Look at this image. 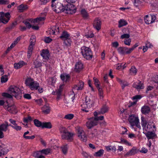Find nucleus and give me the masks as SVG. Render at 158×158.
I'll list each match as a JSON object with an SVG mask.
<instances>
[{
  "instance_id": "f257e3e1",
  "label": "nucleus",
  "mask_w": 158,
  "mask_h": 158,
  "mask_svg": "<svg viewBox=\"0 0 158 158\" xmlns=\"http://www.w3.org/2000/svg\"><path fill=\"white\" fill-rule=\"evenodd\" d=\"M94 117L90 118L86 123V125L88 129H91L96 125L99 122V120H102L104 118V117L102 116L98 117V113L97 112L95 111L94 113Z\"/></svg>"
},
{
  "instance_id": "f03ea898",
  "label": "nucleus",
  "mask_w": 158,
  "mask_h": 158,
  "mask_svg": "<svg viewBox=\"0 0 158 158\" xmlns=\"http://www.w3.org/2000/svg\"><path fill=\"white\" fill-rule=\"evenodd\" d=\"M51 6L56 13H59L65 11V6L58 2V0H52Z\"/></svg>"
},
{
  "instance_id": "7ed1b4c3",
  "label": "nucleus",
  "mask_w": 158,
  "mask_h": 158,
  "mask_svg": "<svg viewBox=\"0 0 158 158\" xmlns=\"http://www.w3.org/2000/svg\"><path fill=\"white\" fill-rule=\"evenodd\" d=\"M8 92L17 99H20L22 97V92L20 89L16 86H10Z\"/></svg>"
},
{
  "instance_id": "20e7f679",
  "label": "nucleus",
  "mask_w": 158,
  "mask_h": 158,
  "mask_svg": "<svg viewBox=\"0 0 158 158\" xmlns=\"http://www.w3.org/2000/svg\"><path fill=\"white\" fill-rule=\"evenodd\" d=\"M81 53L83 57L87 60H90L93 57L91 49L89 48L84 46L81 49Z\"/></svg>"
},
{
  "instance_id": "39448f33",
  "label": "nucleus",
  "mask_w": 158,
  "mask_h": 158,
  "mask_svg": "<svg viewBox=\"0 0 158 158\" xmlns=\"http://www.w3.org/2000/svg\"><path fill=\"white\" fill-rule=\"evenodd\" d=\"M128 120L131 126H135L138 128L141 127L138 117L135 116L133 114L130 115Z\"/></svg>"
},
{
  "instance_id": "423d86ee",
  "label": "nucleus",
  "mask_w": 158,
  "mask_h": 158,
  "mask_svg": "<svg viewBox=\"0 0 158 158\" xmlns=\"http://www.w3.org/2000/svg\"><path fill=\"white\" fill-rule=\"evenodd\" d=\"M65 13L68 14H72L76 11V8L75 6L71 3L67 4L65 6Z\"/></svg>"
},
{
  "instance_id": "0eeeda50",
  "label": "nucleus",
  "mask_w": 158,
  "mask_h": 158,
  "mask_svg": "<svg viewBox=\"0 0 158 158\" xmlns=\"http://www.w3.org/2000/svg\"><path fill=\"white\" fill-rule=\"evenodd\" d=\"M78 136L81 140L83 142H86L87 137L85 132L80 128L77 129Z\"/></svg>"
},
{
  "instance_id": "6e6552de",
  "label": "nucleus",
  "mask_w": 158,
  "mask_h": 158,
  "mask_svg": "<svg viewBox=\"0 0 158 158\" xmlns=\"http://www.w3.org/2000/svg\"><path fill=\"white\" fill-rule=\"evenodd\" d=\"M85 103L87 108L88 107L90 108L93 106L94 103L93 97L91 96L86 97Z\"/></svg>"
},
{
  "instance_id": "1a4fd4ad",
  "label": "nucleus",
  "mask_w": 158,
  "mask_h": 158,
  "mask_svg": "<svg viewBox=\"0 0 158 158\" xmlns=\"http://www.w3.org/2000/svg\"><path fill=\"white\" fill-rule=\"evenodd\" d=\"M102 22L98 18H96L94 22L93 27L97 30L99 31L101 27Z\"/></svg>"
},
{
  "instance_id": "9d476101",
  "label": "nucleus",
  "mask_w": 158,
  "mask_h": 158,
  "mask_svg": "<svg viewBox=\"0 0 158 158\" xmlns=\"http://www.w3.org/2000/svg\"><path fill=\"white\" fill-rule=\"evenodd\" d=\"M73 135L74 134L73 133L68 131L65 135H62L61 138L62 139H65L69 141H72L73 139Z\"/></svg>"
},
{
  "instance_id": "9b49d317",
  "label": "nucleus",
  "mask_w": 158,
  "mask_h": 158,
  "mask_svg": "<svg viewBox=\"0 0 158 158\" xmlns=\"http://www.w3.org/2000/svg\"><path fill=\"white\" fill-rule=\"evenodd\" d=\"M132 86L137 90L143 89L144 88L143 83H142L141 81H139L134 82Z\"/></svg>"
},
{
  "instance_id": "f8f14e48",
  "label": "nucleus",
  "mask_w": 158,
  "mask_h": 158,
  "mask_svg": "<svg viewBox=\"0 0 158 158\" xmlns=\"http://www.w3.org/2000/svg\"><path fill=\"white\" fill-rule=\"evenodd\" d=\"M8 152V150L6 147L5 145L2 144L0 145V156L6 154Z\"/></svg>"
},
{
  "instance_id": "ddd939ff",
  "label": "nucleus",
  "mask_w": 158,
  "mask_h": 158,
  "mask_svg": "<svg viewBox=\"0 0 158 158\" xmlns=\"http://www.w3.org/2000/svg\"><path fill=\"white\" fill-rule=\"evenodd\" d=\"M40 55L44 59L47 60L49 58V54L48 50H42Z\"/></svg>"
},
{
  "instance_id": "4468645a",
  "label": "nucleus",
  "mask_w": 158,
  "mask_h": 158,
  "mask_svg": "<svg viewBox=\"0 0 158 158\" xmlns=\"http://www.w3.org/2000/svg\"><path fill=\"white\" fill-rule=\"evenodd\" d=\"M150 108L148 106L144 105L141 108V112L143 114H148L150 112Z\"/></svg>"
},
{
  "instance_id": "2eb2a0df",
  "label": "nucleus",
  "mask_w": 158,
  "mask_h": 158,
  "mask_svg": "<svg viewBox=\"0 0 158 158\" xmlns=\"http://www.w3.org/2000/svg\"><path fill=\"white\" fill-rule=\"evenodd\" d=\"M83 68V64L80 62L76 63L75 65V71L77 72H80Z\"/></svg>"
},
{
  "instance_id": "dca6fc26",
  "label": "nucleus",
  "mask_w": 158,
  "mask_h": 158,
  "mask_svg": "<svg viewBox=\"0 0 158 158\" xmlns=\"http://www.w3.org/2000/svg\"><path fill=\"white\" fill-rule=\"evenodd\" d=\"M143 133L145 135L148 139H153L156 136L155 134L152 131L148 132H143Z\"/></svg>"
},
{
  "instance_id": "f3484780",
  "label": "nucleus",
  "mask_w": 158,
  "mask_h": 158,
  "mask_svg": "<svg viewBox=\"0 0 158 158\" xmlns=\"http://www.w3.org/2000/svg\"><path fill=\"white\" fill-rule=\"evenodd\" d=\"M8 126V123L7 121H5L4 122V123L0 125V130L1 131L6 132L7 130Z\"/></svg>"
},
{
  "instance_id": "a211bd4d",
  "label": "nucleus",
  "mask_w": 158,
  "mask_h": 158,
  "mask_svg": "<svg viewBox=\"0 0 158 158\" xmlns=\"http://www.w3.org/2000/svg\"><path fill=\"white\" fill-rule=\"evenodd\" d=\"M84 83L81 81H80L78 84L75 85L73 87V89L75 90H81L84 87Z\"/></svg>"
},
{
  "instance_id": "6ab92c4d",
  "label": "nucleus",
  "mask_w": 158,
  "mask_h": 158,
  "mask_svg": "<svg viewBox=\"0 0 158 158\" xmlns=\"http://www.w3.org/2000/svg\"><path fill=\"white\" fill-rule=\"evenodd\" d=\"M27 64L24 62L23 61H20L18 63H15L14 64V68L16 69H18L22 67L24 65Z\"/></svg>"
},
{
  "instance_id": "aec40b11",
  "label": "nucleus",
  "mask_w": 158,
  "mask_h": 158,
  "mask_svg": "<svg viewBox=\"0 0 158 158\" xmlns=\"http://www.w3.org/2000/svg\"><path fill=\"white\" fill-rule=\"evenodd\" d=\"M137 152V149L135 147H133L125 155L126 156H131L135 154Z\"/></svg>"
},
{
  "instance_id": "412c9836",
  "label": "nucleus",
  "mask_w": 158,
  "mask_h": 158,
  "mask_svg": "<svg viewBox=\"0 0 158 158\" xmlns=\"http://www.w3.org/2000/svg\"><path fill=\"white\" fill-rule=\"evenodd\" d=\"M60 77L61 79L64 82L68 81L70 78V76L69 74L65 73L61 74Z\"/></svg>"
},
{
  "instance_id": "4be33fe9",
  "label": "nucleus",
  "mask_w": 158,
  "mask_h": 158,
  "mask_svg": "<svg viewBox=\"0 0 158 158\" xmlns=\"http://www.w3.org/2000/svg\"><path fill=\"white\" fill-rule=\"evenodd\" d=\"M4 107L6 109H7L8 111L11 113H15L16 112V108L15 106H6L4 105Z\"/></svg>"
},
{
  "instance_id": "5701e85b",
  "label": "nucleus",
  "mask_w": 158,
  "mask_h": 158,
  "mask_svg": "<svg viewBox=\"0 0 158 158\" xmlns=\"http://www.w3.org/2000/svg\"><path fill=\"white\" fill-rule=\"evenodd\" d=\"M69 37V34L66 31H64L62 32L60 38L62 40H65Z\"/></svg>"
},
{
  "instance_id": "b1692460",
  "label": "nucleus",
  "mask_w": 158,
  "mask_h": 158,
  "mask_svg": "<svg viewBox=\"0 0 158 158\" xmlns=\"http://www.w3.org/2000/svg\"><path fill=\"white\" fill-rule=\"evenodd\" d=\"M108 109L109 108L108 106L106 105H104L101 108L100 111L98 113V115L100 114H103L107 112L108 111Z\"/></svg>"
},
{
  "instance_id": "393cba45",
  "label": "nucleus",
  "mask_w": 158,
  "mask_h": 158,
  "mask_svg": "<svg viewBox=\"0 0 158 158\" xmlns=\"http://www.w3.org/2000/svg\"><path fill=\"white\" fill-rule=\"evenodd\" d=\"M39 83H38L37 81H34L32 83L31 86H30L29 87L31 90H35L38 89L37 87H39Z\"/></svg>"
},
{
  "instance_id": "a878e982",
  "label": "nucleus",
  "mask_w": 158,
  "mask_h": 158,
  "mask_svg": "<svg viewBox=\"0 0 158 158\" xmlns=\"http://www.w3.org/2000/svg\"><path fill=\"white\" fill-rule=\"evenodd\" d=\"M43 111L46 114H49L50 111V107L47 104L44 105L43 107Z\"/></svg>"
},
{
  "instance_id": "bb28decb",
  "label": "nucleus",
  "mask_w": 158,
  "mask_h": 158,
  "mask_svg": "<svg viewBox=\"0 0 158 158\" xmlns=\"http://www.w3.org/2000/svg\"><path fill=\"white\" fill-rule=\"evenodd\" d=\"M81 13L82 17L84 19H87L89 17V14L85 9H82Z\"/></svg>"
},
{
  "instance_id": "cd10ccee",
  "label": "nucleus",
  "mask_w": 158,
  "mask_h": 158,
  "mask_svg": "<svg viewBox=\"0 0 158 158\" xmlns=\"http://www.w3.org/2000/svg\"><path fill=\"white\" fill-rule=\"evenodd\" d=\"M28 8L27 5H25L23 4H21L18 7V10L20 12H23L24 11L26 10Z\"/></svg>"
},
{
  "instance_id": "c85d7f7f",
  "label": "nucleus",
  "mask_w": 158,
  "mask_h": 158,
  "mask_svg": "<svg viewBox=\"0 0 158 158\" xmlns=\"http://www.w3.org/2000/svg\"><path fill=\"white\" fill-rule=\"evenodd\" d=\"M143 132H148L152 131V126L149 124L143 128Z\"/></svg>"
},
{
  "instance_id": "c756f323",
  "label": "nucleus",
  "mask_w": 158,
  "mask_h": 158,
  "mask_svg": "<svg viewBox=\"0 0 158 158\" xmlns=\"http://www.w3.org/2000/svg\"><path fill=\"white\" fill-rule=\"evenodd\" d=\"M34 81V80L31 78H29L26 79L25 80V83L26 85L29 87L31 86L32 83Z\"/></svg>"
},
{
  "instance_id": "7c9ffc66",
  "label": "nucleus",
  "mask_w": 158,
  "mask_h": 158,
  "mask_svg": "<svg viewBox=\"0 0 158 158\" xmlns=\"http://www.w3.org/2000/svg\"><path fill=\"white\" fill-rule=\"evenodd\" d=\"M52 126L50 122H45L42 123V128H46L48 129H50L52 128Z\"/></svg>"
},
{
  "instance_id": "2f4dec72",
  "label": "nucleus",
  "mask_w": 158,
  "mask_h": 158,
  "mask_svg": "<svg viewBox=\"0 0 158 158\" xmlns=\"http://www.w3.org/2000/svg\"><path fill=\"white\" fill-rule=\"evenodd\" d=\"M60 133H61V136L63 135H65L66 133L68 131L67 129L65 127L61 126L59 129Z\"/></svg>"
},
{
  "instance_id": "473e14b6",
  "label": "nucleus",
  "mask_w": 158,
  "mask_h": 158,
  "mask_svg": "<svg viewBox=\"0 0 158 158\" xmlns=\"http://www.w3.org/2000/svg\"><path fill=\"white\" fill-rule=\"evenodd\" d=\"M127 24V23L124 19H120L118 22L119 27L120 28L122 27L125 26Z\"/></svg>"
},
{
  "instance_id": "72a5a7b5",
  "label": "nucleus",
  "mask_w": 158,
  "mask_h": 158,
  "mask_svg": "<svg viewBox=\"0 0 158 158\" xmlns=\"http://www.w3.org/2000/svg\"><path fill=\"white\" fill-rule=\"evenodd\" d=\"M33 64L34 65V68H38L42 66L41 62L37 60H35L33 62Z\"/></svg>"
},
{
  "instance_id": "f704fd0d",
  "label": "nucleus",
  "mask_w": 158,
  "mask_h": 158,
  "mask_svg": "<svg viewBox=\"0 0 158 158\" xmlns=\"http://www.w3.org/2000/svg\"><path fill=\"white\" fill-rule=\"evenodd\" d=\"M50 151L51 150L50 148H46L40 150V153L41 154H44L45 155H47L49 154L50 153Z\"/></svg>"
},
{
  "instance_id": "c9c22d12",
  "label": "nucleus",
  "mask_w": 158,
  "mask_h": 158,
  "mask_svg": "<svg viewBox=\"0 0 158 158\" xmlns=\"http://www.w3.org/2000/svg\"><path fill=\"white\" fill-rule=\"evenodd\" d=\"M35 37L34 35H32L31 36L30 39V45L33 46L35 45Z\"/></svg>"
},
{
  "instance_id": "e433bc0d",
  "label": "nucleus",
  "mask_w": 158,
  "mask_h": 158,
  "mask_svg": "<svg viewBox=\"0 0 158 158\" xmlns=\"http://www.w3.org/2000/svg\"><path fill=\"white\" fill-rule=\"evenodd\" d=\"M117 81L119 83H120L123 89L125 87L127 86L128 85V84L127 82L123 81L120 79H117Z\"/></svg>"
},
{
  "instance_id": "4c0bfd02",
  "label": "nucleus",
  "mask_w": 158,
  "mask_h": 158,
  "mask_svg": "<svg viewBox=\"0 0 158 158\" xmlns=\"http://www.w3.org/2000/svg\"><path fill=\"white\" fill-rule=\"evenodd\" d=\"M33 46H32L29 45L28 47V51L27 52V56L28 58H30L31 56L33 50Z\"/></svg>"
},
{
  "instance_id": "58836bf2",
  "label": "nucleus",
  "mask_w": 158,
  "mask_h": 158,
  "mask_svg": "<svg viewBox=\"0 0 158 158\" xmlns=\"http://www.w3.org/2000/svg\"><path fill=\"white\" fill-rule=\"evenodd\" d=\"M34 123L35 125L38 127H42V123L38 120L35 119L34 121Z\"/></svg>"
},
{
  "instance_id": "ea45409f",
  "label": "nucleus",
  "mask_w": 158,
  "mask_h": 158,
  "mask_svg": "<svg viewBox=\"0 0 158 158\" xmlns=\"http://www.w3.org/2000/svg\"><path fill=\"white\" fill-rule=\"evenodd\" d=\"M68 146L67 145H65L62 146L61 147V149L64 154H66L68 151Z\"/></svg>"
},
{
  "instance_id": "a19ab883",
  "label": "nucleus",
  "mask_w": 158,
  "mask_h": 158,
  "mask_svg": "<svg viewBox=\"0 0 158 158\" xmlns=\"http://www.w3.org/2000/svg\"><path fill=\"white\" fill-rule=\"evenodd\" d=\"M126 48L125 47H120L118 49V51L119 53L122 55L126 54Z\"/></svg>"
},
{
  "instance_id": "79ce46f5",
  "label": "nucleus",
  "mask_w": 158,
  "mask_h": 158,
  "mask_svg": "<svg viewBox=\"0 0 158 158\" xmlns=\"http://www.w3.org/2000/svg\"><path fill=\"white\" fill-rule=\"evenodd\" d=\"M63 85H60L59 88L58 90L56 92V94H57V98H59L61 95V92L62 90V87L63 86Z\"/></svg>"
},
{
  "instance_id": "37998d69",
  "label": "nucleus",
  "mask_w": 158,
  "mask_h": 158,
  "mask_svg": "<svg viewBox=\"0 0 158 158\" xmlns=\"http://www.w3.org/2000/svg\"><path fill=\"white\" fill-rule=\"evenodd\" d=\"M152 18L149 17L148 15H146V17L144 18V21L145 23L147 24H149L151 23L152 22V21L151 20Z\"/></svg>"
},
{
  "instance_id": "c03bdc74",
  "label": "nucleus",
  "mask_w": 158,
  "mask_h": 158,
  "mask_svg": "<svg viewBox=\"0 0 158 158\" xmlns=\"http://www.w3.org/2000/svg\"><path fill=\"white\" fill-rule=\"evenodd\" d=\"M45 18L44 17H40L39 18H37L34 20H33L32 22L33 23H38L42 21H43L45 20Z\"/></svg>"
},
{
  "instance_id": "a18cd8bd",
  "label": "nucleus",
  "mask_w": 158,
  "mask_h": 158,
  "mask_svg": "<svg viewBox=\"0 0 158 158\" xmlns=\"http://www.w3.org/2000/svg\"><path fill=\"white\" fill-rule=\"evenodd\" d=\"M104 153V150L100 149L98 151L95 153L94 156H100L103 155Z\"/></svg>"
},
{
  "instance_id": "49530a36",
  "label": "nucleus",
  "mask_w": 158,
  "mask_h": 158,
  "mask_svg": "<svg viewBox=\"0 0 158 158\" xmlns=\"http://www.w3.org/2000/svg\"><path fill=\"white\" fill-rule=\"evenodd\" d=\"M40 154V151H37L33 152L32 154V156L35 158H38L40 156H41Z\"/></svg>"
},
{
  "instance_id": "de8ad7c7",
  "label": "nucleus",
  "mask_w": 158,
  "mask_h": 158,
  "mask_svg": "<svg viewBox=\"0 0 158 158\" xmlns=\"http://www.w3.org/2000/svg\"><path fill=\"white\" fill-rule=\"evenodd\" d=\"M1 82L2 83H5L8 80L7 76L5 75L2 76L1 77Z\"/></svg>"
},
{
  "instance_id": "09e8293b",
  "label": "nucleus",
  "mask_w": 158,
  "mask_h": 158,
  "mask_svg": "<svg viewBox=\"0 0 158 158\" xmlns=\"http://www.w3.org/2000/svg\"><path fill=\"white\" fill-rule=\"evenodd\" d=\"M130 73L134 75H136L137 73V69L134 66H132L130 69Z\"/></svg>"
},
{
  "instance_id": "8fccbe9b",
  "label": "nucleus",
  "mask_w": 158,
  "mask_h": 158,
  "mask_svg": "<svg viewBox=\"0 0 158 158\" xmlns=\"http://www.w3.org/2000/svg\"><path fill=\"white\" fill-rule=\"evenodd\" d=\"M32 120L31 117L29 116L27 117L24 118H23V122L26 123L30 122Z\"/></svg>"
},
{
  "instance_id": "3c124183",
  "label": "nucleus",
  "mask_w": 158,
  "mask_h": 158,
  "mask_svg": "<svg viewBox=\"0 0 158 158\" xmlns=\"http://www.w3.org/2000/svg\"><path fill=\"white\" fill-rule=\"evenodd\" d=\"M74 117V115L72 114H68L64 116V118L67 119H71Z\"/></svg>"
},
{
  "instance_id": "603ef678",
  "label": "nucleus",
  "mask_w": 158,
  "mask_h": 158,
  "mask_svg": "<svg viewBox=\"0 0 158 158\" xmlns=\"http://www.w3.org/2000/svg\"><path fill=\"white\" fill-rule=\"evenodd\" d=\"M147 124V121L143 118H141V125L143 128L146 126Z\"/></svg>"
},
{
  "instance_id": "864d4df0",
  "label": "nucleus",
  "mask_w": 158,
  "mask_h": 158,
  "mask_svg": "<svg viewBox=\"0 0 158 158\" xmlns=\"http://www.w3.org/2000/svg\"><path fill=\"white\" fill-rule=\"evenodd\" d=\"M56 26L53 27L52 28H51L49 31V33L50 34H52V35H55V33Z\"/></svg>"
},
{
  "instance_id": "5fc2aeb1",
  "label": "nucleus",
  "mask_w": 158,
  "mask_h": 158,
  "mask_svg": "<svg viewBox=\"0 0 158 158\" xmlns=\"http://www.w3.org/2000/svg\"><path fill=\"white\" fill-rule=\"evenodd\" d=\"M64 41V42L66 45L68 46H69L70 45L72 41L70 39V37L68 39H66V40Z\"/></svg>"
},
{
  "instance_id": "6e6d98bb",
  "label": "nucleus",
  "mask_w": 158,
  "mask_h": 158,
  "mask_svg": "<svg viewBox=\"0 0 158 158\" xmlns=\"http://www.w3.org/2000/svg\"><path fill=\"white\" fill-rule=\"evenodd\" d=\"M2 96L5 97H6L9 98H12V96L11 95L7 93H2Z\"/></svg>"
},
{
  "instance_id": "4d7b16f0",
  "label": "nucleus",
  "mask_w": 158,
  "mask_h": 158,
  "mask_svg": "<svg viewBox=\"0 0 158 158\" xmlns=\"http://www.w3.org/2000/svg\"><path fill=\"white\" fill-rule=\"evenodd\" d=\"M121 130L122 131V134H128L127 133L128 130L126 128L122 127H121Z\"/></svg>"
},
{
  "instance_id": "13d9d810",
  "label": "nucleus",
  "mask_w": 158,
  "mask_h": 158,
  "mask_svg": "<svg viewBox=\"0 0 158 158\" xmlns=\"http://www.w3.org/2000/svg\"><path fill=\"white\" fill-rule=\"evenodd\" d=\"M85 36L88 38H92L94 37V34L92 32L90 31L88 32V33L86 34L85 35Z\"/></svg>"
},
{
  "instance_id": "bf43d9fd",
  "label": "nucleus",
  "mask_w": 158,
  "mask_h": 158,
  "mask_svg": "<svg viewBox=\"0 0 158 158\" xmlns=\"http://www.w3.org/2000/svg\"><path fill=\"white\" fill-rule=\"evenodd\" d=\"M40 3L41 5H46L48 2L50 1V0H38Z\"/></svg>"
},
{
  "instance_id": "052dcab7",
  "label": "nucleus",
  "mask_w": 158,
  "mask_h": 158,
  "mask_svg": "<svg viewBox=\"0 0 158 158\" xmlns=\"http://www.w3.org/2000/svg\"><path fill=\"white\" fill-rule=\"evenodd\" d=\"M131 42V39H128L127 40L125 39L124 40V43L125 45H130Z\"/></svg>"
},
{
  "instance_id": "680f3d73",
  "label": "nucleus",
  "mask_w": 158,
  "mask_h": 158,
  "mask_svg": "<svg viewBox=\"0 0 158 158\" xmlns=\"http://www.w3.org/2000/svg\"><path fill=\"white\" fill-rule=\"evenodd\" d=\"M119 143H124L126 144H127V145H129V146H130L131 145V143H129L127 141V140L125 139H121V142H119Z\"/></svg>"
},
{
  "instance_id": "e2e57ef3",
  "label": "nucleus",
  "mask_w": 158,
  "mask_h": 158,
  "mask_svg": "<svg viewBox=\"0 0 158 158\" xmlns=\"http://www.w3.org/2000/svg\"><path fill=\"white\" fill-rule=\"evenodd\" d=\"M9 3L8 0H0V5L8 4Z\"/></svg>"
},
{
  "instance_id": "0e129e2a",
  "label": "nucleus",
  "mask_w": 158,
  "mask_h": 158,
  "mask_svg": "<svg viewBox=\"0 0 158 158\" xmlns=\"http://www.w3.org/2000/svg\"><path fill=\"white\" fill-rule=\"evenodd\" d=\"M9 21L8 19H6L5 17H3L0 21V22H2L3 23L6 24Z\"/></svg>"
},
{
  "instance_id": "69168bd1",
  "label": "nucleus",
  "mask_w": 158,
  "mask_h": 158,
  "mask_svg": "<svg viewBox=\"0 0 158 158\" xmlns=\"http://www.w3.org/2000/svg\"><path fill=\"white\" fill-rule=\"evenodd\" d=\"M130 36V35L129 34H124L121 35V38L122 39L124 38L129 39Z\"/></svg>"
},
{
  "instance_id": "338daca9",
  "label": "nucleus",
  "mask_w": 158,
  "mask_h": 158,
  "mask_svg": "<svg viewBox=\"0 0 158 158\" xmlns=\"http://www.w3.org/2000/svg\"><path fill=\"white\" fill-rule=\"evenodd\" d=\"M143 0H134V5L136 6H138L139 4H140L142 2Z\"/></svg>"
},
{
  "instance_id": "774afa93",
  "label": "nucleus",
  "mask_w": 158,
  "mask_h": 158,
  "mask_svg": "<svg viewBox=\"0 0 158 158\" xmlns=\"http://www.w3.org/2000/svg\"><path fill=\"white\" fill-rule=\"evenodd\" d=\"M17 24V23L16 22H15L12 23V24L9 26L7 29H8L9 30L13 28Z\"/></svg>"
}]
</instances>
